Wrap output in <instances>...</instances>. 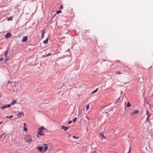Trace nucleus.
Masks as SVG:
<instances>
[{
	"label": "nucleus",
	"instance_id": "f257e3e1",
	"mask_svg": "<svg viewBox=\"0 0 153 153\" xmlns=\"http://www.w3.org/2000/svg\"><path fill=\"white\" fill-rule=\"evenodd\" d=\"M24 140L26 143L29 144L33 141V137L30 135L28 134L25 136Z\"/></svg>",
	"mask_w": 153,
	"mask_h": 153
},
{
	"label": "nucleus",
	"instance_id": "f03ea898",
	"mask_svg": "<svg viewBox=\"0 0 153 153\" xmlns=\"http://www.w3.org/2000/svg\"><path fill=\"white\" fill-rule=\"evenodd\" d=\"M146 114L147 116V117L146 118V122H149V118L151 117V115L150 113H149L148 111V110L147 109L146 111Z\"/></svg>",
	"mask_w": 153,
	"mask_h": 153
},
{
	"label": "nucleus",
	"instance_id": "7ed1b4c3",
	"mask_svg": "<svg viewBox=\"0 0 153 153\" xmlns=\"http://www.w3.org/2000/svg\"><path fill=\"white\" fill-rule=\"evenodd\" d=\"M69 126H63L61 127V128L63 129L65 131H66L68 130L69 129Z\"/></svg>",
	"mask_w": 153,
	"mask_h": 153
},
{
	"label": "nucleus",
	"instance_id": "20e7f679",
	"mask_svg": "<svg viewBox=\"0 0 153 153\" xmlns=\"http://www.w3.org/2000/svg\"><path fill=\"white\" fill-rule=\"evenodd\" d=\"M24 116V114L22 111H21L19 112L18 113V115H17L18 118H21L22 116L23 117Z\"/></svg>",
	"mask_w": 153,
	"mask_h": 153
},
{
	"label": "nucleus",
	"instance_id": "39448f33",
	"mask_svg": "<svg viewBox=\"0 0 153 153\" xmlns=\"http://www.w3.org/2000/svg\"><path fill=\"white\" fill-rule=\"evenodd\" d=\"M11 36V34L10 33H7L6 35H5V38H8L9 37H10Z\"/></svg>",
	"mask_w": 153,
	"mask_h": 153
},
{
	"label": "nucleus",
	"instance_id": "423d86ee",
	"mask_svg": "<svg viewBox=\"0 0 153 153\" xmlns=\"http://www.w3.org/2000/svg\"><path fill=\"white\" fill-rule=\"evenodd\" d=\"M27 39V36H26L24 37L22 40V41L23 42H25Z\"/></svg>",
	"mask_w": 153,
	"mask_h": 153
},
{
	"label": "nucleus",
	"instance_id": "0eeeda50",
	"mask_svg": "<svg viewBox=\"0 0 153 153\" xmlns=\"http://www.w3.org/2000/svg\"><path fill=\"white\" fill-rule=\"evenodd\" d=\"M44 150L43 151H45L46 150H48V146L47 144H44Z\"/></svg>",
	"mask_w": 153,
	"mask_h": 153
},
{
	"label": "nucleus",
	"instance_id": "6e6552de",
	"mask_svg": "<svg viewBox=\"0 0 153 153\" xmlns=\"http://www.w3.org/2000/svg\"><path fill=\"white\" fill-rule=\"evenodd\" d=\"M139 112V111L138 110H135L133 112L131 113V114L132 115L133 114H138Z\"/></svg>",
	"mask_w": 153,
	"mask_h": 153
},
{
	"label": "nucleus",
	"instance_id": "1a4fd4ad",
	"mask_svg": "<svg viewBox=\"0 0 153 153\" xmlns=\"http://www.w3.org/2000/svg\"><path fill=\"white\" fill-rule=\"evenodd\" d=\"M37 149L40 152H42L43 150V147L42 146L38 147L37 148Z\"/></svg>",
	"mask_w": 153,
	"mask_h": 153
},
{
	"label": "nucleus",
	"instance_id": "9d476101",
	"mask_svg": "<svg viewBox=\"0 0 153 153\" xmlns=\"http://www.w3.org/2000/svg\"><path fill=\"white\" fill-rule=\"evenodd\" d=\"M48 37L46 39L43 41V43L45 44H47L48 42Z\"/></svg>",
	"mask_w": 153,
	"mask_h": 153
},
{
	"label": "nucleus",
	"instance_id": "9b49d317",
	"mask_svg": "<svg viewBox=\"0 0 153 153\" xmlns=\"http://www.w3.org/2000/svg\"><path fill=\"white\" fill-rule=\"evenodd\" d=\"M16 102V100H15L14 99H13V101L11 103V105H13L14 104H15Z\"/></svg>",
	"mask_w": 153,
	"mask_h": 153
},
{
	"label": "nucleus",
	"instance_id": "f8f14e48",
	"mask_svg": "<svg viewBox=\"0 0 153 153\" xmlns=\"http://www.w3.org/2000/svg\"><path fill=\"white\" fill-rule=\"evenodd\" d=\"M37 133L38 135L40 136H43L45 135V134L44 133L41 132H37Z\"/></svg>",
	"mask_w": 153,
	"mask_h": 153
},
{
	"label": "nucleus",
	"instance_id": "ddd939ff",
	"mask_svg": "<svg viewBox=\"0 0 153 153\" xmlns=\"http://www.w3.org/2000/svg\"><path fill=\"white\" fill-rule=\"evenodd\" d=\"M98 89H99L98 88H97L95 90H94V91H92L91 92V94H93L95 93H96V92H97V91L98 90Z\"/></svg>",
	"mask_w": 153,
	"mask_h": 153
},
{
	"label": "nucleus",
	"instance_id": "4468645a",
	"mask_svg": "<svg viewBox=\"0 0 153 153\" xmlns=\"http://www.w3.org/2000/svg\"><path fill=\"white\" fill-rule=\"evenodd\" d=\"M13 16H10L8 18L7 20L8 21H12L13 20Z\"/></svg>",
	"mask_w": 153,
	"mask_h": 153
},
{
	"label": "nucleus",
	"instance_id": "2eb2a0df",
	"mask_svg": "<svg viewBox=\"0 0 153 153\" xmlns=\"http://www.w3.org/2000/svg\"><path fill=\"white\" fill-rule=\"evenodd\" d=\"M39 129H40V130H42L43 129H45L46 128L44 127V126H42L41 127H40L39 128Z\"/></svg>",
	"mask_w": 153,
	"mask_h": 153
},
{
	"label": "nucleus",
	"instance_id": "dca6fc26",
	"mask_svg": "<svg viewBox=\"0 0 153 153\" xmlns=\"http://www.w3.org/2000/svg\"><path fill=\"white\" fill-rule=\"evenodd\" d=\"M131 104L129 102H128L127 103V106L128 107H130L131 106Z\"/></svg>",
	"mask_w": 153,
	"mask_h": 153
},
{
	"label": "nucleus",
	"instance_id": "f3484780",
	"mask_svg": "<svg viewBox=\"0 0 153 153\" xmlns=\"http://www.w3.org/2000/svg\"><path fill=\"white\" fill-rule=\"evenodd\" d=\"M45 28H43V29L42 30L40 31V32L42 33H43V32L44 33V32H45Z\"/></svg>",
	"mask_w": 153,
	"mask_h": 153
},
{
	"label": "nucleus",
	"instance_id": "a211bd4d",
	"mask_svg": "<svg viewBox=\"0 0 153 153\" xmlns=\"http://www.w3.org/2000/svg\"><path fill=\"white\" fill-rule=\"evenodd\" d=\"M8 50L7 51L5 52L4 53V56H5V57H6L7 56V55L8 53Z\"/></svg>",
	"mask_w": 153,
	"mask_h": 153
},
{
	"label": "nucleus",
	"instance_id": "6ab92c4d",
	"mask_svg": "<svg viewBox=\"0 0 153 153\" xmlns=\"http://www.w3.org/2000/svg\"><path fill=\"white\" fill-rule=\"evenodd\" d=\"M122 74V73L120 71H119L116 72V73H115V74Z\"/></svg>",
	"mask_w": 153,
	"mask_h": 153
},
{
	"label": "nucleus",
	"instance_id": "aec40b11",
	"mask_svg": "<svg viewBox=\"0 0 153 153\" xmlns=\"http://www.w3.org/2000/svg\"><path fill=\"white\" fill-rule=\"evenodd\" d=\"M77 120V118L76 117H74L73 120V121L74 123Z\"/></svg>",
	"mask_w": 153,
	"mask_h": 153
},
{
	"label": "nucleus",
	"instance_id": "412c9836",
	"mask_svg": "<svg viewBox=\"0 0 153 153\" xmlns=\"http://www.w3.org/2000/svg\"><path fill=\"white\" fill-rule=\"evenodd\" d=\"M62 11L61 10H59L56 11V14H59L61 13Z\"/></svg>",
	"mask_w": 153,
	"mask_h": 153
},
{
	"label": "nucleus",
	"instance_id": "4be33fe9",
	"mask_svg": "<svg viewBox=\"0 0 153 153\" xmlns=\"http://www.w3.org/2000/svg\"><path fill=\"white\" fill-rule=\"evenodd\" d=\"M73 137L74 138V139H78L79 138V137H77V136H73Z\"/></svg>",
	"mask_w": 153,
	"mask_h": 153
},
{
	"label": "nucleus",
	"instance_id": "5701e85b",
	"mask_svg": "<svg viewBox=\"0 0 153 153\" xmlns=\"http://www.w3.org/2000/svg\"><path fill=\"white\" fill-rule=\"evenodd\" d=\"M13 117V116L12 115H11L9 117L8 116H7L6 117L7 118H11Z\"/></svg>",
	"mask_w": 153,
	"mask_h": 153
},
{
	"label": "nucleus",
	"instance_id": "b1692460",
	"mask_svg": "<svg viewBox=\"0 0 153 153\" xmlns=\"http://www.w3.org/2000/svg\"><path fill=\"white\" fill-rule=\"evenodd\" d=\"M7 108V106L6 105H4V106H2V107H1V108L2 109H4V108Z\"/></svg>",
	"mask_w": 153,
	"mask_h": 153
},
{
	"label": "nucleus",
	"instance_id": "393cba45",
	"mask_svg": "<svg viewBox=\"0 0 153 153\" xmlns=\"http://www.w3.org/2000/svg\"><path fill=\"white\" fill-rule=\"evenodd\" d=\"M99 135L100 137H102L104 135L102 133H99Z\"/></svg>",
	"mask_w": 153,
	"mask_h": 153
},
{
	"label": "nucleus",
	"instance_id": "a878e982",
	"mask_svg": "<svg viewBox=\"0 0 153 153\" xmlns=\"http://www.w3.org/2000/svg\"><path fill=\"white\" fill-rule=\"evenodd\" d=\"M24 130L25 131H27L28 129H27V128L25 127H24Z\"/></svg>",
	"mask_w": 153,
	"mask_h": 153
},
{
	"label": "nucleus",
	"instance_id": "bb28decb",
	"mask_svg": "<svg viewBox=\"0 0 153 153\" xmlns=\"http://www.w3.org/2000/svg\"><path fill=\"white\" fill-rule=\"evenodd\" d=\"M89 108V105H88L86 107V110L87 111L88 110Z\"/></svg>",
	"mask_w": 153,
	"mask_h": 153
},
{
	"label": "nucleus",
	"instance_id": "cd10ccee",
	"mask_svg": "<svg viewBox=\"0 0 153 153\" xmlns=\"http://www.w3.org/2000/svg\"><path fill=\"white\" fill-rule=\"evenodd\" d=\"M51 55V53H48L46 55V56H47V57H48V56H50Z\"/></svg>",
	"mask_w": 153,
	"mask_h": 153
},
{
	"label": "nucleus",
	"instance_id": "c85d7f7f",
	"mask_svg": "<svg viewBox=\"0 0 153 153\" xmlns=\"http://www.w3.org/2000/svg\"><path fill=\"white\" fill-rule=\"evenodd\" d=\"M102 139H107V138L106 137H105L104 136V135L102 137Z\"/></svg>",
	"mask_w": 153,
	"mask_h": 153
},
{
	"label": "nucleus",
	"instance_id": "c756f323",
	"mask_svg": "<svg viewBox=\"0 0 153 153\" xmlns=\"http://www.w3.org/2000/svg\"><path fill=\"white\" fill-rule=\"evenodd\" d=\"M8 59V57H7V56L5 57V61H7Z\"/></svg>",
	"mask_w": 153,
	"mask_h": 153
},
{
	"label": "nucleus",
	"instance_id": "7c9ffc66",
	"mask_svg": "<svg viewBox=\"0 0 153 153\" xmlns=\"http://www.w3.org/2000/svg\"><path fill=\"white\" fill-rule=\"evenodd\" d=\"M43 131H43L42 130H40V129H39V131H37V132H43Z\"/></svg>",
	"mask_w": 153,
	"mask_h": 153
},
{
	"label": "nucleus",
	"instance_id": "2f4dec72",
	"mask_svg": "<svg viewBox=\"0 0 153 153\" xmlns=\"http://www.w3.org/2000/svg\"><path fill=\"white\" fill-rule=\"evenodd\" d=\"M4 134H1V135H0V140L1 139V138H2V137L4 135Z\"/></svg>",
	"mask_w": 153,
	"mask_h": 153
},
{
	"label": "nucleus",
	"instance_id": "473e14b6",
	"mask_svg": "<svg viewBox=\"0 0 153 153\" xmlns=\"http://www.w3.org/2000/svg\"><path fill=\"white\" fill-rule=\"evenodd\" d=\"M63 8V6L62 5H61L60 6V9H62Z\"/></svg>",
	"mask_w": 153,
	"mask_h": 153
},
{
	"label": "nucleus",
	"instance_id": "72a5a7b5",
	"mask_svg": "<svg viewBox=\"0 0 153 153\" xmlns=\"http://www.w3.org/2000/svg\"><path fill=\"white\" fill-rule=\"evenodd\" d=\"M72 121L70 120L68 122V123L69 124H70L71 123H72Z\"/></svg>",
	"mask_w": 153,
	"mask_h": 153
},
{
	"label": "nucleus",
	"instance_id": "f704fd0d",
	"mask_svg": "<svg viewBox=\"0 0 153 153\" xmlns=\"http://www.w3.org/2000/svg\"><path fill=\"white\" fill-rule=\"evenodd\" d=\"M7 107H9L11 106V104H8L7 105H6Z\"/></svg>",
	"mask_w": 153,
	"mask_h": 153
},
{
	"label": "nucleus",
	"instance_id": "c9c22d12",
	"mask_svg": "<svg viewBox=\"0 0 153 153\" xmlns=\"http://www.w3.org/2000/svg\"><path fill=\"white\" fill-rule=\"evenodd\" d=\"M4 60V58L3 57H1L0 59V60L1 61H2Z\"/></svg>",
	"mask_w": 153,
	"mask_h": 153
},
{
	"label": "nucleus",
	"instance_id": "e433bc0d",
	"mask_svg": "<svg viewBox=\"0 0 153 153\" xmlns=\"http://www.w3.org/2000/svg\"><path fill=\"white\" fill-rule=\"evenodd\" d=\"M70 51V48H68L67 51H65V52H68V51Z\"/></svg>",
	"mask_w": 153,
	"mask_h": 153
},
{
	"label": "nucleus",
	"instance_id": "4c0bfd02",
	"mask_svg": "<svg viewBox=\"0 0 153 153\" xmlns=\"http://www.w3.org/2000/svg\"><path fill=\"white\" fill-rule=\"evenodd\" d=\"M47 56H46V55H43L42 56V58H45Z\"/></svg>",
	"mask_w": 153,
	"mask_h": 153
},
{
	"label": "nucleus",
	"instance_id": "58836bf2",
	"mask_svg": "<svg viewBox=\"0 0 153 153\" xmlns=\"http://www.w3.org/2000/svg\"><path fill=\"white\" fill-rule=\"evenodd\" d=\"M131 147H130V149L129 150L128 152V153H130L131 152Z\"/></svg>",
	"mask_w": 153,
	"mask_h": 153
},
{
	"label": "nucleus",
	"instance_id": "ea45409f",
	"mask_svg": "<svg viewBox=\"0 0 153 153\" xmlns=\"http://www.w3.org/2000/svg\"><path fill=\"white\" fill-rule=\"evenodd\" d=\"M13 83V82H10V81H8V82H7V84H8V83Z\"/></svg>",
	"mask_w": 153,
	"mask_h": 153
},
{
	"label": "nucleus",
	"instance_id": "a19ab883",
	"mask_svg": "<svg viewBox=\"0 0 153 153\" xmlns=\"http://www.w3.org/2000/svg\"><path fill=\"white\" fill-rule=\"evenodd\" d=\"M96 153V151L94 150V151H92V152L91 153Z\"/></svg>",
	"mask_w": 153,
	"mask_h": 153
},
{
	"label": "nucleus",
	"instance_id": "79ce46f5",
	"mask_svg": "<svg viewBox=\"0 0 153 153\" xmlns=\"http://www.w3.org/2000/svg\"><path fill=\"white\" fill-rule=\"evenodd\" d=\"M45 32H44V33L43 32V33H42V36L43 35L44 36V34H45Z\"/></svg>",
	"mask_w": 153,
	"mask_h": 153
},
{
	"label": "nucleus",
	"instance_id": "37998d69",
	"mask_svg": "<svg viewBox=\"0 0 153 153\" xmlns=\"http://www.w3.org/2000/svg\"><path fill=\"white\" fill-rule=\"evenodd\" d=\"M3 123V122L2 121H1L0 122V125H1V124H2Z\"/></svg>",
	"mask_w": 153,
	"mask_h": 153
},
{
	"label": "nucleus",
	"instance_id": "c03bdc74",
	"mask_svg": "<svg viewBox=\"0 0 153 153\" xmlns=\"http://www.w3.org/2000/svg\"><path fill=\"white\" fill-rule=\"evenodd\" d=\"M24 125L25 126H26V123H24Z\"/></svg>",
	"mask_w": 153,
	"mask_h": 153
},
{
	"label": "nucleus",
	"instance_id": "a18cd8bd",
	"mask_svg": "<svg viewBox=\"0 0 153 153\" xmlns=\"http://www.w3.org/2000/svg\"><path fill=\"white\" fill-rule=\"evenodd\" d=\"M44 36H43V35L42 36V37H41L42 39L44 37Z\"/></svg>",
	"mask_w": 153,
	"mask_h": 153
},
{
	"label": "nucleus",
	"instance_id": "49530a36",
	"mask_svg": "<svg viewBox=\"0 0 153 153\" xmlns=\"http://www.w3.org/2000/svg\"><path fill=\"white\" fill-rule=\"evenodd\" d=\"M107 61V60H103V61H104V62H105V61Z\"/></svg>",
	"mask_w": 153,
	"mask_h": 153
},
{
	"label": "nucleus",
	"instance_id": "de8ad7c7",
	"mask_svg": "<svg viewBox=\"0 0 153 153\" xmlns=\"http://www.w3.org/2000/svg\"><path fill=\"white\" fill-rule=\"evenodd\" d=\"M53 19V17L51 18V20H52Z\"/></svg>",
	"mask_w": 153,
	"mask_h": 153
},
{
	"label": "nucleus",
	"instance_id": "09e8293b",
	"mask_svg": "<svg viewBox=\"0 0 153 153\" xmlns=\"http://www.w3.org/2000/svg\"><path fill=\"white\" fill-rule=\"evenodd\" d=\"M120 97H119V98L117 100H119V99H120Z\"/></svg>",
	"mask_w": 153,
	"mask_h": 153
},
{
	"label": "nucleus",
	"instance_id": "8fccbe9b",
	"mask_svg": "<svg viewBox=\"0 0 153 153\" xmlns=\"http://www.w3.org/2000/svg\"><path fill=\"white\" fill-rule=\"evenodd\" d=\"M62 38H65V36H63L62 37Z\"/></svg>",
	"mask_w": 153,
	"mask_h": 153
},
{
	"label": "nucleus",
	"instance_id": "3c124183",
	"mask_svg": "<svg viewBox=\"0 0 153 153\" xmlns=\"http://www.w3.org/2000/svg\"><path fill=\"white\" fill-rule=\"evenodd\" d=\"M128 83V82H126V83H125V84H126V83Z\"/></svg>",
	"mask_w": 153,
	"mask_h": 153
},
{
	"label": "nucleus",
	"instance_id": "603ef678",
	"mask_svg": "<svg viewBox=\"0 0 153 153\" xmlns=\"http://www.w3.org/2000/svg\"><path fill=\"white\" fill-rule=\"evenodd\" d=\"M1 97V96H0V97Z\"/></svg>",
	"mask_w": 153,
	"mask_h": 153
}]
</instances>
